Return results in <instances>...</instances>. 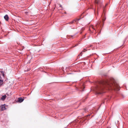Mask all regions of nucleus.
Returning <instances> with one entry per match:
<instances>
[{"label": "nucleus", "instance_id": "nucleus-1", "mask_svg": "<svg viewBox=\"0 0 128 128\" xmlns=\"http://www.w3.org/2000/svg\"><path fill=\"white\" fill-rule=\"evenodd\" d=\"M106 87L108 88H111L114 90H118V85L113 80L110 81H106L102 82V84L98 87L97 90L99 92V94L102 93L103 92V90Z\"/></svg>", "mask_w": 128, "mask_h": 128}, {"label": "nucleus", "instance_id": "nucleus-2", "mask_svg": "<svg viewBox=\"0 0 128 128\" xmlns=\"http://www.w3.org/2000/svg\"><path fill=\"white\" fill-rule=\"evenodd\" d=\"M80 19H76L72 21L71 22L69 23V24H72V23H76V24H77L78 23V21L80 20Z\"/></svg>", "mask_w": 128, "mask_h": 128}, {"label": "nucleus", "instance_id": "nucleus-3", "mask_svg": "<svg viewBox=\"0 0 128 128\" xmlns=\"http://www.w3.org/2000/svg\"><path fill=\"white\" fill-rule=\"evenodd\" d=\"M6 109V108L5 107V106H4V105H2L1 106V110L2 111H3L4 110H5Z\"/></svg>", "mask_w": 128, "mask_h": 128}, {"label": "nucleus", "instance_id": "nucleus-4", "mask_svg": "<svg viewBox=\"0 0 128 128\" xmlns=\"http://www.w3.org/2000/svg\"><path fill=\"white\" fill-rule=\"evenodd\" d=\"M24 100V99L21 98H18V101L19 102H23Z\"/></svg>", "mask_w": 128, "mask_h": 128}, {"label": "nucleus", "instance_id": "nucleus-5", "mask_svg": "<svg viewBox=\"0 0 128 128\" xmlns=\"http://www.w3.org/2000/svg\"><path fill=\"white\" fill-rule=\"evenodd\" d=\"M4 19L7 21H8L9 19V17L8 15L6 14L4 16Z\"/></svg>", "mask_w": 128, "mask_h": 128}, {"label": "nucleus", "instance_id": "nucleus-6", "mask_svg": "<svg viewBox=\"0 0 128 128\" xmlns=\"http://www.w3.org/2000/svg\"><path fill=\"white\" fill-rule=\"evenodd\" d=\"M6 95H4V96H3L1 98V100H4L6 98Z\"/></svg>", "mask_w": 128, "mask_h": 128}, {"label": "nucleus", "instance_id": "nucleus-7", "mask_svg": "<svg viewBox=\"0 0 128 128\" xmlns=\"http://www.w3.org/2000/svg\"><path fill=\"white\" fill-rule=\"evenodd\" d=\"M97 24L96 25L95 27H94L93 26H92L91 27L94 30H95V28H97Z\"/></svg>", "mask_w": 128, "mask_h": 128}, {"label": "nucleus", "instance_id": "nucleus-8", "mask_svg": "<svg viewBox=\"0 0 128 128\" xmlns=\"http://www.w3.org/2000/svg\"><path fill=\"white\" fill-rule=\"evenodd\" d=\"M3 81L1 80H0V86L2 85L3 84Z\"/></svg>", "mask_w": 128, "mask_h": 128}, {"label": "nucleus", "instance_id": "nucleus-9", "mask_svg": "<svg viewBox=\"0 0 128 128\" xmlns=\"http://www.w3.org/2000/svg\"><path fill=\"white\" fill-rule=\"evenodd\" d=\"M96 3L98 4L99 1V0H94Z\"/></svg>", "mask_w": 128, "mask_h": 128}, {"label": "nucleus", "instance_id": "nucleus-10", "mask_svg": "<svg viewBox=\"0 0 128 128\" xmlns=\"http://www.w3.org/2000/svg\"><path fill=\"white\" fill-rule=\"evenodd\" d=\"M106 18H103L102 19V21H104L105 20H106Z\"/></svg>", "mask_w": 128, "mask_h": 128}, {"label": "nucleus", "instance_id": "nucleus-11", "mask_svg": "<svg viewBox=\"0 0 128 128\" xmlns=\"http://www.w3.org/2000/svg\"><path fill=\"white\" fill-rule=\"evenodd\" d=\"M2 75H3V76H4V73L2 74Z\"/></svg>", "mask_w": 128, "mask_h": 128}, {"label": "nucleus", "instance_id": "nucleus-12", "mask_svg": "<svg viewBox=\"0 0 128 128\" xmlns=\"http://www.w3.org/2000/svg\"><path fill=\"white\" fill-rule=\"evenodd\" d=\"M60 7H62V6H61V5H60Z\"/></svg>", "mask_w": 128, "mask_h": 128}, {"label": "nucleus", "instance_id": "nucleus-13", "mask_svg": "<svg viewBox=\"0 0 128 128\" xmlns=\"http://www.w3.org/2000/svg\"><path fill=\"white\" fill-rule=\"evenodd\" d=\"M84 50H86V49H85V48H84Z\"/></svg>", "mask_w": 128, "mask_h": 128}]
</instances>
